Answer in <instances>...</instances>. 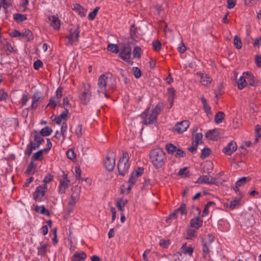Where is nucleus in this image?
<instances>
[{
    "mask_svg": "<svg viewBox=\"0 0 261 261\" xmlns=\"http://www.w3.org/2000/svg\"><path fill=\"white\" fill-rule=\"evenodd\" d=\"M116 87V82L112 74L107 73L101 75L97 82V92L101 96L108 98Z\"/></svg>",
    "mask_w": 261,
    "mask_h": 261,
    "instance_id": "1",
    "label": "nucleus"
},
{
    "mask_svg": "<svg viewBox=\"0 0 261 261\" xmlns=\"http://www.w3.org/2000/svg\"><path fill=\"white\" fill-rule=\"evenodd\" d=\"M161 112V106L159 104L156 105L154 108H147L141 114L142 124L145 125H156L157 124L158 116Z\"/></svg>",
    "mask_w": 261,
    "mask_h": 261,
    "instance_id": "2",
    "label": "nucleus"
},
{
    "mask_svg": "<svg viewBox=\"0 0 261 261\" xmlns=\"http://www.w3.org/2000/svg\"><path fill=\"white\" fill-rule=\"evenodd\" d=\"M149 159L153 166L158 169L163 167L167 161L165 152L161 148H155L149 153Z\"/></svg>",
    "mask_w": 261,
    "mask_h": 261,
    "instance_id": "3",
    "label": "nucleus"
},
{
    "mask_svg": "<svg viewBox=\"0 0 261 261\" xmlns=\"http://www.w3.org/2000/svg\"><path fill=\"white\" fill-rule=\"evenodd\" d=\"M32 136V137L30 138V142L27 145L24 152V153L28 155H30L34 150L39 148L43 141V138L41 137V135L37 131L33 132Z\"/></svg>",
    "mask_w": 261,
    "mask_h": 261,
    "instance_id": "4",
    "label": "nucleus"
},
{
    "mask_svg": "<svg viewBox=\"0 0 261 261\" xmlns=\"http://www.w3.org/2000/svg\"><path fill=\"white\" fill-rule=\"evenodd\" d=\"M79 97L83 104H88L91 99L92 92L91 86L88 83H82L78 88Z\"/></svg>",
    "mask_w": 261,
    "mask_h": 261,
    "instance_id": "5",
    "label": "nucleus"
},
{
    "mask_svg": "<svg viewBox=\"0 0 261 261\" xmlns=\"http://www.w3.org/2000/svg\"><path fill=\"white\" fill-rule=\"evenodd\" d=\"M194 252V248L191 246H188L185 243L181 246L180 250L174 254L176 261H186L187 256L191 257Z\"/></svg>",
    "mask_w": 261,
    "mask_h": 261,
    "instance_id": "6",
    "label": "nucleus"
},
{
    "mask_svg": "<svg viewBox=\"0 0 261 261\" xmlns=\"http://www.w3.org/2000/svg\"><path fill=\"white\" fill-rule=\"evenodd\" d=\"M130 167L129 163V155L127 152L122 153L117 165L118 172L120 175H124L128 171Z\"/></svg>",
    "mask_w": 261,
    "mask_h": 261,
    "instance_id": "7",
    "label": "nucleus"
},
{
    "mask_svg": "<svg viewBox=\"0 0 261 261\" xmlns=\"http://www.w3.org/2000/svg\"><path fill=\"white\" fill-rule=\"evenodd\" d=\"M191 212L194 213L196 216L190 220V226L195 229H198L203 224V220L199 217L201 214L200 210L197 207H193Z\"/></svg>",
    "mask_w": 261,
    "mask_h": 261,
    "instance_id": "8",
    "label": "nucleus"
},
{
    "mask_svg": "<svg viewBox=\"0 0 261 261\" xmlns=\"http://www.w3.org/2000/svg\"><path fill=\"white\" fill-rule=\"evenodd\" d=\"M116 154L113 151L108 152L104 160V165L108 171H112L115 166Z\"/></svg>",
    "mask_w": 261,
    "mask_h": 261,
    "instance_id": "9",
    "label": "nucleus"
},
{
    "mask_svg": "<svg viewBox=\"0 0 261 261\" xmlns=\"http://www.w3.org/2000/svg\"><path fill=\"white\" fill-rule=\"evenodd\" d=\"M70 181L69 180L68 175L64 172L61 175L59 185V193L64 194L66 189L69 187Z\"/></svg>",
    "mask_w": 261,
    "mask_h": 261,
    "instance_id": "10",
    "label": "nucleus"
},
{
    "mask_svg": "<svg viewBox=\"0 0 261 261\" xmlns=\"http://www.w3.org/2000/svg\"><path fill=\"white\" fill-rule=\"evenodd\" d=\"M80 30L79 27H75L70 30L69 33L67 36L68 44L72 45L79 40Z\"/></svg>",
    "mask_w": 261,
    "mask_h": 261,
    "instance_id": "11",
    "label": "nucleus"
},
{
    "mask_svg": "<svg viewBox=\"0 0 261 261\" xmlns=\"http://www.w3.org/2000/svg\"><path fill=\"white\" fill-rule=\"evenodd\" d=\"M47 187L45 185H42L37 187L33 193L34 199L37 201H41L47 191Z\"/></svg>",
    "mask_w": 261,
    "mask_h": 261,
    "instance_id": "12",
    "label": "nucleus"
},
{
    "mask_svg": "<svg viewBox=\"0 0 261 261\" xmlns=\"http://www.w3.org/2000/svg\"><path fill=\"white\" fill-rule=\"evenodd\" d=\"M132 50L129 46H124L121 49L119 53L120 57L125 62L132 64L130 60Z\"/></svg>",
    "mask_w": 261,
    "mask_h": 261,
    "instance_id": "13",
    "label": "nucleus"
},
{
    "mask_svg": "<svg viewBox=\"0 0 261 261\" xmlns=\"http://www.w3.org/2000/svg\"><path fill=\"white\" fill-rule=\"evenodd\" d=\"M143 169L138 168L137 170L133 172L128 179V182L129 184L128 187V190H130L133 185H134L137 181L138 178L143 173Z\"/></svg>",
    "mask_w": 261,
    "mask_h": 261,
    "instance_id": "14",
    "label": "nucleus"
},
{
    "mask_svg": "<svg viewBox=\"0 0 261 261\" xmlns=\"http://www.w3.org/2000/svg\"><path fill=\"white\" fill-rule=\"evenodd\" d=\"M190 126V122L188 120H183L175 124L173 130L177 134H180L187 130Z\"/></svg>",
    "mask_w": 261,
    "mask_h": 261,
    "instance_id": "15",
    "label": "nucleus"
},
{
    "mask_svg": "<svg viewBox=\"0 0 261 261\" xmlns=\"http://www.w3.org/2000/svg\"><path fill=\"white\" fill-rule=\"evenodd\" d=\"M216 182V178L209 175L200 176L196 180L195 183L199 184H214Z\"/></svg>",
    "mask_w": 261,
    "mask_h": 261,
    "instance_id": "16",
    "label": "nucleus"
},
{
    "mask_svg": "<svg viewBox=\"0 0 261 261\" xmlns=\"http://www.w3.org/2000/svg\"><path fill=\"white\" fill-rule=\"evenodd\" d=\"M32 104L30 108L32 110H35L38 106V102L42 99L41 93L40 92H36L32 97Z\"/></svg>",
    "mask_w": 261,
    "mask_h": 261,
    "instance_id": "17",
    "label": "nucleus"
},
{
    "mask_svg": "<svg viewBox=\"0 0 261 261\" xmlns=\"http://www.w3.org/2000/svg\"><path fill=\"white\" fill-rule=\"evenodd\" d=\"M200 77V83L204 86L208 87L210 86L212 82L213 81L212 79L206 74H204L200 72L197 73Z\"/></svg>",
    "mask_w": 261,
    "mask_h": 261,
    "instance_id": "18",
    "label": "nucleus"
},
{
    "mask_svg": "<svg viewBox=\"0 0 261 261\" xmlns=\"http://www.w3.org/2000/svg\"><path fill=\"white\" fill-rule=\"evenodd\" d=\"M198 130L197 127H195L193 130V142L196 144V146L201 144L202 143L203 135L202 133H197L195 134Z\"/></svg>",
    "mask_w": 261,
    "mask_h": 261,
    "instance_id": "19",
    "label": "nucleus"
},
{
    "mask_svg": "<svg viewBox=\"0 0 261 261\" xmlns=\"http://www.w3.org/2000/svg\"><path fill=\"white\" fill-rule=\"evenodd\" d=\"M241 205V198H236L229 202L225 203L224 206L230 210L238 208Z\"/></svg>",
    "mask_w": 261,
    "mask_h": 261,
    "instance_id": "20",
    "label": "nucleus"
},
{
    "mask_svg": "<svg viewBox=\"0 0 261 261\" xmlns=\"http://www.w3.org/2000/svg\"><path fill=\"white\" fill-rule=\"evenodd\" d=\"M237 149V145L235 142H230L223 149V152L227 155H231Z\"/></svg>",
    "mask_w": 261,
    "mask_h": 261,
    "instance_id": "21",
    "label": "nucleus"
},
{
    "mask_svg": "<svg viewBox=\"0 0 261 261\" xmlns=\"http://www.w3.org/2000/svg\"><path fill=\"white\" fill-rule=\"evenodd\" d=\"M202 257L206 260H210L211 256L210 255L209 247L207 245L204 240H202Z\"/></svg>",
    "mask_w": 261,
    "mask_h": 261,
    "instance_id": "22",
    "label": "nucleus"
},
{
    "mask_svg": "<svg viewBox=\"0 0 261 261\" xmlns=\"http://www.w3.org/2000/svg\"><path fill=\"white\" fill-rule=\"evenodd\" d=\"M49 24L55 30H58L60 28V20L58 17L52 15L48 17Z\"/></svg>",
    "mask_w": 261,
    "mask_h": 261,
    "instance_id": "23",
    "label": "nucleus"
},
{
    "mask_svg": "<svg viewBox=\"0 0 261 261\" xmlns=\"http://www.w3.org/2000/svg\"><path fill=\"white\" fill-rule=\"evenodd\" d=\"M87 257L86 253L83 251L76 252L74 253L72 257V261H84Z\"/></svg>",
    "mask_w": 261,
    "mask_h": 261,
    "instance_id": "24",
    "label": "nucleus"
},
{
    "mask_svg": "<svg viewBox=\"0 0 261 261\" xmlns=\"http://www.w3.org/2000/svg\"><path fill=\"white\" fill-rule=\"evenodd\" d=\"M72 193L70 198V200L77 202L80 199V189L78 187H74L71 189Z\"/></svg>",
    "mask_w": 261,
    "mask_h": 261,
    "instance_id": "25",
    "label": "nucleus"
},
{
    "mask_svg": "<svg viewBox=\"0 0 261 261\" xmlns=\"http://www.w3.org/2000/svg\"><path fill=\"white\" fill-rule=\"evenodd\" d=\"M166 95L168 97V100L170 103V107H171L173 104L174 99L175 98V91L173 88H167V91Z\"/></svg>",
    "mask_w": 261,
    "mask_h": 261,
    "instance_id": "26",
    "label": "nucleus"
},
{
    "mask_svg": "<svg viewBox=\"0 0 261 261\" xmlns=\"http://www.w3.org/2000/svg\"><path fill=\"white\" fill-rule=\"evenodd\" d=\"M244 222L247 226H252L255 223V218L253 215L246 213L244 216Z\"/></svg>",
    "mask_w": 261,
    "mask_h": 261,
    "instance_id": "27",
    "label": "nucleus"
},
{
    "mask_svg": "<svg viewBox=\"0 0 261 261\" xmlns=\"http://www.w3.org/2000/svg\"><path fill=\"white\" fill-rule=\"evenodd\" d=\"M205 137L209 140H216L219 137V133L216 129L208 130L205 134Z\"/></svg>",
    "mask_w": 261,
    "mask_h": 261,
    "instance_id": "28",
    "label": "nucleus"
},
{
    "mask_svg": "<svg viewBox=\"0 0 261 261\" xmlns=\"http://www.w3.org/2000/svg\"><path fill=\"white\" fill-rule=\"evenodd\" d=\"M72 9L77 12L81 17H84L86 14L87 11L78 4H74Z\"/></svg>",
    "mask_w": 261,
    "mask_h": 261,
    "instance_id": "29",
    "label": "nucleus"
},
{
    "mask_svg": "<svg viewBox=\"0 0 261 261\" xmlns=\"http://www.w3.org/2000/svg\"><path fill=\"white\" fill-rule=\"evenodd\" d=\"M48 244L47 243L40 244V246L37 248V254L39 256H45L47 252Z\"/></svg>",
    "mask_w": 261,
    "mask_h": 261,
    "instance_id": "30",
    "label": "nucleus"
},
{
    "mask_svg": "<svg viewBox=\"0 0 261 261\" xmlns=\"http://www.w3.org/2000/svg\"><path fill=\"white\" fill-rule=\"evenodd\" d=\"M218 228L222 231H227L229 229L230 225L227 221L221 220L218 222Z\"/></svg>",
    "mask_w": 261,
    "mask_h": 261,
    "instance_id": "31",
    "label": "nucleus"
},
{
    "mask_svg": "<svg viewBox=\"0 0 261 261\" xmlns=\"http://www.w3.org/2000/svg\"><path fill=\"white\" fill-rule=\"evenodd\" d=\"M244 77L246 79L247 84L249 83L250 86L254 85V76L250 72L247 71L244 72Z\"/></svg>",
    "mask_w": 261,
    "mask_h": 261,
    "instance_id": "32",
    "label": "nucleus"
},
{
    "mask_svg": "<svg viewBox=\"0 0 261 261\" xmlns=\"http://www.w3.org/2000/svg\"><path fill=\"white\" fill-rule=\"evenodd\" d=\"M68 114V110L66 109L60 115H59L56 118L55 121L57 124L60 125L61 124L62 121L63 120H65L67 117Z\"/></svg>",
    "mask_w": 261,
    "mask_h": 261,
    "instance_id": "33",
    "label": "nucleus"
},
{
    "mask_svg": "<svg viewBox=\"0 0 261 261\" xmlns=\"http://www.w3.org/2000/svg\"><path fill=\"white\" fill-rule=\"evenodd\" d=\"M197 230L194 228H188L187 230V239L189 240H194L197 237Z\"/></svg>",
    "mask_w": 261,
    "mask_h": 261,
    "instance_id": "34",
    "label": "nucleus"
},
{
    "mask_svg": "<svg viewBox=\"0 0 261 261\" xmlns=\"http://www.w3.org/2000/svg\"><path fill=\"white\" fill-rule=\"evenodd\" d=\"M75 204L76 202L70 200H69L67 205L65 209V211L67 216H69L71 213L73 212Z\"/></svg>",
    "mask_w": 261,
    "mask_h": 261,
    "instance_id": "35",
    "label": "nucleus"
},
{
    "mask_svg": "<svg viewBox=\"0 0 261 261\" xmlns=\"http://www.w3.org/2000/svg\"><path fill=\"white\" fill-rule=\"evenodd\" d=\"M0 43H1L2 45H3L2 47H3L4 49L9 51V52H12L13 50V47L10 42L7 41L5 39L3 38L2 39H1Z\"/></svg>",
    "mask_w": 261,
    "mask_h": 261,
    "instance_id": "36",
    "label": "nucleus"
},
{
    "mask_svg": "<svg viewBox=\"0 0 261 261\" xmlns=\"http://www.w3.org/2000/svg\"><path fill=\"white\" fill-rule=\"evenodd\" d=\"M200 99L203 105V109L204 110L205 113L207 114V115L211 114V108L207 103L206 99L204 97H201Z\"/></svg>",
    "mask_w": 261,
    "mask_h": 261,
    "instance_id": "37",
    "label": "nucleus"
},
{
    "mask_svg": "<svg viewBox=\"0 0 261 261\" xmlns=\"http://www.w3.org/2000/svg\"><path fill=\"white\" fill-rule=\"evenodd\" d=\"M45 150L42 149L35 152L32 156L31 160L42 161L43 160V154L44 152H45Z\"/></svg>",
    "mask_w": 261,
    "mask_h": 261,
    "instance_id": "38",
    "label": "nucleus"
},
{
    "mask_svg": "<svg viewBox=\"0 0 261 261\" xmlns=\"http://www.w3.org/2000/svg\"><path fill=\"white\" fill-rule=\"evenodd\" d=\"M247 85V82L245 77H244V73L242 75L240 76L238 81V87L239 89H243Z\"/></svg>",
    "mask_w": 261,
    "mask_h": 261,
    "instance_id": "39",
    "label": "nucleus"
},
{
    "mask_svg": "<svg viewBox=\"0 0 261 261\" xmlns=\"http://www.w3.org/2000/svg\"><path fill=\"white\" fill-rule=\"evenodd\" d=\"M36 167H37L36 164L34 162H33L32 161L28 166L27 169L26 170V172L28 174H34L35 172Z\"/></svg>",
    "mask_w": 261,
    "mask_h": 261,
    "instance_id": "40",
    "label": "nucleus"
},
{
    "mask_svg": "<svg viewBox=\"0 0 261 261\" xmlns=\"http://www.w3.org/2000/svg\"><path fill=\"white\" fill-rule=\"evenodd\" d=\"M14 19L17 22H21L27 19V17L25 15L20 13H15L13 15Z\"/></svg>",
    "mask_w": 261,
    "mask_h": 261,
    "instance_id": "41",
    "label": "nucleus"
},
{
    "mask_svg": "<svg viewBox=\"0 0 261 261\" xmlns=\"http://www.w3.org/2000/svg\"><path fill=\"white\" fill-rule=\"evenodd\" d=\"M224 118V113L222 112H218L215 116V121L217 124L221 123Z\"/></svg>",
    "mask_w": 261,
    "mask_h": 261,
    "instance_id": "42",
    "label": "nucleus"
},
{
    "mask_svg": "<svg viewBox=\"0 0 261 261\" xmlns=\"http://www.w3.org/2000/svg\"><path fill=\"white\" fill-rule=\"evenodd\" d=\"M53 130L50 127L48 126H46L41 129V130L39 133L41 135V137H45L49 136L51 134Z\"/></svg>",
    "mask_w": 261,
    "mask_h": 261,
    "instance_id": "43",
    "label": "nucleus"
},
{
    "mask_svg": "<svg viewBox=\"0 0 261 261\" xmlns=\"http://www.w3.org/2000/svg\"><path fill=\"white\" fill-rule=\"evenodd\" d=\"M60 102V100L58 97H53L50 98L47 106L55 108Z\"/></svg>",
    "mask_w": 261,
    "mask_h": 261,
    "instance_id": "44",
    "label": "nucleus"
},
{
    "mask_svg": "<svg viewBox=\"0 0 261 261\" xmlns=\"http://www.w3.org/2000/svg\"><path fill=\"white\" fill-rule=\"evenodd\" d=\"M165 148L169 154H173L176 151V147L172 144L169 143L166 145Z\"/></svg>",
    "mask_w": 261,
    "mask_h": 261,
    "instance_id": "45",
    "label": "nucleus"
},
{
    "mask_svg": "<svg viewBox=\"0 0 261 261\" xmlns=\"http://www.w3.org/2000/svg\"><path fill=\"white\" fill-rule=\"evenodd\" d=\"M141 53L142 50L139 46L135 47L133 51L134 58H140L141 56Z\"/></svg>",
    "mask_w": 261,
    "mask_h": 261,
    "instance_id": "46",
    "label": "nucleus"
},
{
    "mask_svg": "<svg viewBox=\"0 0 261 261\" xmlns=\"http://www.w3.org/2000/svg\"><path fill=\"white\" fill-rule=\"evenodd\" d=\"M66 155L69 159L72 161L76 160V155L74 150L72 149H69L66 151Z\"/></svg>",
    "mask_w": 261,
    "mask_h": 261,
    "instance_id": "47",
    "label": "nucleus"
},
{
    "mask_svg": "<svg viewBox=\"0 0 261 261\" xmlns=\"http://www.w3.org/2000/svg\"><path fill=\"white\" fill-rule=\"evenodd\" d=\"M35 211L42 214L49 215V213L48 211L46 210L44 205L36 206L35 207Z\"/></svg>",
    "mask_w": 261,
    "mask_h": 261,
    "instance_id": "48",
    "label": "nucleus"
},
{
    "mask_svg": "<svg viewBox=\"0 0 261 261\" xmlns=\"http://www.w3.org/2000/svg\"><path fill=\"white\" fill-rule=\"evenodd\" d=\"M233 43L237 49H241L242 46V41L239 37L235 36L233 38Z\"/></svg>",
    "mask_w": 261,
    "mask_h": 261,
    "instance_id": "49",
    "label": "nucleus"
},
{
    "mask_svg": "<svg viewBox=\"0 0 261 261\" xmlns=\"http://www.w3.org/2000/svg\"><path fill=\"white\" fill-rule=\"evenodd\" d=\"M67 130V125L63 123L61 128V133L63 137V141H64L66 138V133Z\"/></svg>",
    "mask_w": 261,
    "mask_h": 261,
    "instance_id": "50",
    "label": "nucleus"
},
{
    "mask_svg": "<svg viewBox=\"0 0 261 261\" xmlns=\"http://www.w3.org/2000/svg\"><path fill=\"white\" fill-rule=\"evenodd\" d=\"M8 97V93L4 89L0 88V101L6 100Z\"/></svg>",
    "mask_w": 261,
    "mask_h": 261,
    "instance_id": "51",
    "label": "nucleus"
},
{
    "mask_svg": "<svg viewBox=\"0 0 261 261\" xmlns=\"http://www.w3.org/2000/svg\"><path fill=\"white\" fill-rule=\"evenodd\" d=\"M107 49L108 50L114 53H118L119 52L118 47L116 44H109L107 47Z\"/></svg>",
    "mask_w": 261,
    "mask_h": 261,
    "instance_id": "52",
    "label": "nucleus"
},
{
    "mask_svg": "<svg viewBox=\"0 0 261 261\" xmlns=\"http://www.w3.org/2000/svg\"><path fill=\"white\" fill-rule=\"evenodd\" d=\"M152 44L153 48L155 51H158L161 50L162 48V44L159 41H154L152 42Z\"/></svg>",
    "mask_w": 261,
    "mask_h": 261,
    "instance_id": "53",
    "label": "nucleus"
},
{
    "mask_svg": "<svg viewBox=\"0 0 261 261\" xmlns=\"http://www.w3.org/2000/svg\"><path fill=\"white\" fill-rule=\"evenodd\" d=\"M176 213L180 214L182 215L187 213L186 205L185 204H182L176 210Z\"/></svg>",
    "mask_w": 261,
    "mask_h": 261,
    "instance_id": "54",
    "label": "nucleus"
},
{
    "mask_svg": "<svg viewBox=\"0 0 261 261\" xmlns=\"http://www.w3.org/2000/svg\"><path fill=\"white\" fill-rule=\"evenodd\" d=\"M213 204L214 203L213 202H208L207 203V204L204 206V210L201 215L202 217H204L208 214L209 212L208 208L210 206Z\"/></svg>",
    "mask_w": 261,
    "mask_h": 261,
    "instance_id": "55",
    "label": "nucleus"
},
{
    "mask_svg": "<svg viewBox=\"0 0 261 261\" xmlns=\"http://www.w3.org/2000/svg\"><path fill=\"white\" fill-rule=\"evenodd\" d=\"M30 99L29 95L28 93H24L22 95L21 99V103L22 106H24L27 105L28 101Z\"/></svg>",
    "mask_w": 261,
    "mask_h": 261,
    "instance_id": "56",
    "label": "nucleus"
},
{
    "mask_svg": "<svg viewBox=\"0 0 261 261\" xmlns=\"http://www.w3.org/2000/svg\"><path fill=\"white\" fill-rule=\"evenodd\" d=\"M98 10H99V8L98 7H96V8H95L93 11H92V12H90L89 14H88V18L90 20H93L97 13H98Z\"/></svg>",
    "mask_w": 261,
    "mask_h": 261,
    "instance_id": "57",
    "label": "nucleus"
},
{
    "mask_svg": "<svg viewBox=\"0 0 261 261\" xmlns=\"http://www.w3.org/2000/svg\"><path fill=\"white\" fill-rule=\"evenodd\" d=\"M211 152V150L208 148H204L202 149L201 158L203 159L207 157Z\"/></svg>",
    "mask_w": 261,
    "mask_h": 261,
    "instance_id": "58",
    "label": "nucleus"
},
{
    "mask_svg": "<svg viewBox=\"0 0 261 261\" xmlns=\"http://www.w3.org/2000/svg\"><path fill=\"white\" fill-rule=\"evenodd\" d=\"M133 71L135 77L137 79H139L141 76V71L140 69L137 67H134L133 68Z\"/></svg>",
    "mask_w": 261,
    "mask_h": 261,
    "instance_id": "59",
    "label": "nucleus"
},
{
    "mask_svg": "<svg viewBox=\"0 0 261 261\" xmlns=\"http://www.w3.org/2000/svg\"><path fill=\"white\" fill-rule=\"evenodd\" d=\"M75 133L78 138H80L82 136L83 133H82V125L81 124H79L76 126V127L75 128Z\"/></svg>",
    "mask_w": 261,
    "mask_h": 261,
    "instance_id": "60",
    "label": "nucleus"
},
{
    "mask_svg": "<svg viewBox=\"0 0 261 261\" xmlns=\"http://www.w3.org/2000/svg\"><path fill=\"white\" fill-rule=\"evenodd\" d=\"M188 168L187 167H185L183 168H181L179 170V171L178 172V175L179 176H183V177H187L188 175Z\"/></svg>",
    "mask_w": 261,
    "mask_h": 261,
    "instance_id": "61",
    "label": "nucleus"
},
{
    "mask_svg": "<svg viewBox=\"0 0 261 261\" xmlns=\"http://www.w3.org/2000/svg\"><path fill=\"white\" fill-rule=\"evenodd\" d=\"M54 179V176L51 174H48L46 176H45L43 180V182H44V185H46V184L50 182Z\"/></svg>",
    "mask_w": 261,
    "mask_h": 261,
    "instance_id": "62",
    "label": "nucleus"
},
{
    "mask_svg": "<svg viewBox=\"0 0 261 261\" xmlns=\"http://www.w3.org/2000/svg\"><path fill=\"white\" fill-rule=\"evenodd\" d=\"M21 37H28V39H30L32 37V33L29 30H25L23 32H21Z\"/></svg>",
    "mask_w": 261,
    "mask_h": 261,
    "instance_id": "63",
    "label": "nucleus"
},
{
    "mask_svg": "<svg viewBox=\"0 0 261 261\" xmlns=\"http://www.w3.org/2000/svg\"><path fill=\"white\" fill-rule=\"evenodd\" d=\"M250 180L249 178H248L245 177H242L238 179V180L237 181V186H240V187L243 185H244L247 181H249Z\"/></svg>",
    "mask_w": 261,
    "mask_h": 261,
    "instance_id": "64",
    "label": "nucleus"
}]
</instances>
